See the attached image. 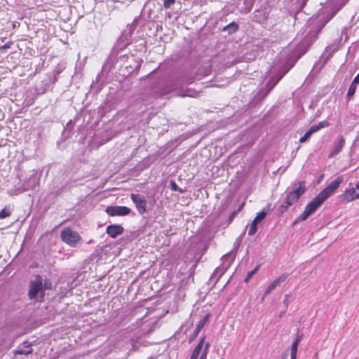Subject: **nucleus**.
Returning a JSON list of instances; mask_svg holds the SVG:
<instances>
[{
	"mask_svg": "<svg viewBox=\"0 0 359 359\" xmlns=\"http://www.w3.org/2000/svg\"><path fill=\"white\" fill-rule=\"evenodd\" d=\"M292 205H288L287 203V199H285V201L283 203L282 205H280L278 208V213L280 215H282L283 213H284L287 209L291 206Z\"/></svg>",
	"mask_w": 359,
	"mask_h": 359,
	"instance_id": "nucleus-21",
	"label": "nucleus"
},
{
	"mask_svg": "<svg viewBox=\"0 0 359 359\" xmlns=\"http://www.w3.org/2000/svg\"><path fill=\"white\" fill-rule=\"evenodd\" d=\"M345 144V140L342 137H340L338 140V142L334 147V149L329 154V158H332L338 154L343 149Z\"/></svg>",
	"mask_w": 359,
	"mask_h": 359,
	"instance_id": "nucleus-13",
	"label": "nucleus"
},
{
	"mask_svg": "<svg viewBox=\"0 0 359 359\" xmlns=\"http://www.w3.org/2000/svg\"><path fill=\"white\" fill-rule=\"evenodd\" d=\"M300 339L297 337L292 344L291 346V355L290 359H297V353L298 345L299 343Z\"/></svg>",
	"mask_w": 359,
	"mask_h": 359,
	"instance_id": "nucleus-17",
	"label": "nucleus"
},
{
	"mask_svg": "<svg viewBox=\"0 0 359 359\" xmlns=\"http://www.w3.org/2000/svg\"><path fill=\"white\" fill-rule=\"evenodd\" d=\"M208 317H209L208 315H206L203 318H202L198 322V323L196 325V327L195 328V330L189 337V341H193L194 339H195L197 337L199 332L201 331V330L204 327V325L207 323V321L208 320Z\"/></svg>",
	"mask_w": 359,
	"mask_h": 359,
	"instance_id": "nucleus-12",
	"label": "nucleus"
},
{
	"mask_svg": "<svg viewBox=\"0 0 359 359\" xmlns=\"http://www.w3.org/2000/svg\"><path fill=\"white\" fill-rule=\"evenodd\" d=\"M204 341H205V337H203L200 340L199 343L196 345V346L195 347V348L194 350L198 351L200 353L202 350Z\"/></svg>",
	"mask_w": 359,
	"mask_h": 359,
	"instance_id": "nucleus-27",
	"label": "nucleus"
},
{
	"mask_svg": "<svg viewBox=\"0 0 359 359\" xmlns=\"http://www.w3.org/2000/svg\"><path fill=\"white\" fill-rule=\"evenodd\" d=\"M236 251L237 250H235V251L231 250L222 257V264L215 269L214 272L215 275H218L220 277L226 271L234 260Z\"/></svg>",
	"mask_w": 359,
	"mask_h": 359,
	"instance_id": "nucleus-5",
	"label": "nucleus"
},
{
	"mask_svg": "<svg viewBox=\"0 0 359 359\" xmlns=\"http://www.w3.org/2000/svg\"><path fill=\"white\" fill-rule=\"evenodd\" d=\"M238 27L236 23L231 22L229 25H227L226 28L232 30L233 32H236L238 29Z\"/></svg>",
	"mask_w": 359,
	"mask_h": 359,
	"instance_id": "nucleus-29",
	"label": "nucleus"
},
{
	"mask_svg": "<svg viewBox=\"0 0 359 359\" xmlns=\"http://www.w3.org/2000/svg\"><path fill=\"white\" fill-rule=\"evenodd\" d=\"M358 83H359V73L356 75L351 83V84L355 86H357Z\"/></svg>",
	"mask_w": 359,
	"mask_h": 359,
	"instance_id": "nucleus-31",
	"label": "nucleus"
},
{
	"mask_svg": "<svg viewBox=\"0 0 359 359\" xmlns=\"http://www.w3.org/2000/svg\"><path fill=\"white\" fill-rule=\"evenodd\" d=\"M329 123L327 121H323L319 122L317 125L312 126L310 128L312 130L313 133L318 132L322 128L329 126Z\"/></svg>",
	"mask_w": 359,
	"mask_h": 359,
	"instance_id": "nucleus-18",
	"label": "nucleus"
},
{
	"mask_svg": "<svg viewBox=\"0 0 359 359\" xmlns=\"http://www.w3.org/2000/svg\"><path fill=\"white\" fill-rule=\"evenodd\" d=\"M43 287H44V291L46 289H50L51 287V283L48 281H46L44 284L43 283Z\"/></svg>",
	"mask_w": 359,
	"mask_h": 359,
	"instance_id": "nucleus-32",
	"label": "nucleus"
},
{
	"mask_svg": "<svg viewBox=\"0 0 359 359\" xmlns=\"http://www.w3.org/2000/svg\"><path fill=\"white\" fill-rule=\"evenodd\" d=\"M312 134H313V132L311 128H309V130L304 134V135L299 139V142L301 143L305 142L306 141H307V140L311 137Z\"/></svg>",
	"mask_w": 359,
	"mask_h": 359,
	"instance_id": "nucleus-24",
	"label": "nucleus"
},
{
	"mask_svg": "<svg viewBox=\"0 0 359 359\" xmlns=\"http://www.w3.org/2000/svg\"><path fill=\"white\" fill-rule=\"evenodd\" d=\"M344 178L342 176L337 177L330 184H329L318 195L322 198L323 200L325 201L332 195L339 187L341 183L343 182Z\"/></svg>",
	"mask_w": 359,
	"mask_h": 359,
	"instance_id": "nucleus-6",
	"label": "nucleus"
},
{
	"mask_svg": "<svg viewBox=\"0 0 359 359\" xmlns=\"http://www.w3.org/2000/svg\"><path fill=\"white\" fill-rule=\"evenodd\" d=\"M306 191V187L303 182H299V187L287 194V203L288 205H293L296 203L300 196Z\"/></svg>",
	"mask_w": 359,
	"mask_h": 359,
	"instance_id": "nucleus-7",
	"label": "nucleus"
},
{
	"mask_svg": "<svg viewBox=\"0 0 359 359\" xmlns=\"http://www.w3.org/2000/svg\"><path fill=\"white\" fill-rule=\"evenodd\" d=\"M10 48V45L8 44H5L1 48H4V49H6V48Z\"/></svg>",
	"mask_w": 359,
	"mask_h": 359,
	"instance_id": "nucleus-36",
	"label": "nucleus"
},
{
	"mask_svg": "<svg viewBox=\"0 0 359 359\" xmlns=\"http://www.w3.org/2000/svg\"><path fill=\"white\" fill-rule=\"evenodd\" d=\"M325 201L318 194L306 207L297 221H304L322 205Z\"/></svg>",
	"mask_w": 359,
	"mask_h": 359,
	"instance_id": "nucleus-3",
	"label": "nucleus"
},
{
	"mask_svg": "<svg viewBox=\"0 0 359 359\" xmlns=\"http://www.w3.org/2000/svg\"><path fill=\"white\" fill-rule=\"evenodd\" d=\"M355 89H356V86L351 84L349 89L348 90V93H347V97L349 98L351 97L354 95V93L355 92Z\"/></svg>",
	"mask_w": 359,
	"mask_h": 359,
	"instance_id": "nucleus-26",
	"label": "nucleus"
},
{
	"mask_svg": "<svg viewBox=\"0 0 359 359\" xmlns=\"http://www.w3.org/2000/svg\"><path fill=\"white\" fill-rule=\"evenodd\" d=\"M31 353H32V348H31L30 344H27V345H25L24 347H18L15 351V355H28Z\"/></svg>",
	"mask_w": 359,
	"mask_h": 359,
	"instance_id": "nucleus-16",
	"label": "nucleus"
},
{
	"mask_svg": "<svg viewBox=\"0 0 359 359\" xmlns=\"http://www.w3.org/2000/svg\"><path fill=\"white\" fill-rule=\"evenodd\" d=\"M288 276V273H285L276 278L266 289L264 292L262 300L263 301L268 294H269L273 290H274L280 284L284 282Z\"/></svg>",
	"mask_w": 359,
	"mask_h": 359,
	"instance_id": "nucleus-10",
	"label": "nucleus"
},
{
	"mask_svg": "<svg viewBox=\"0 0 359 359\" xmlns=\"http://www.w3.org/2000/svg\"><path fill=\"white\" fill-rule=\"evenodd\" d=\"M325 201L318 194L306 207L297 221H304L322 205Z\"/></svg>",
	"mask_w": 359,
	"mask_h": 359,
	"instance_id": "nucleus-2",
	"label": "nucleus"
},
{
	"mask_svg": "<svg viewBox=\"0 0 359 359\" xmlns=\"http://www.w3.org/2000/svg\"><path fill=\"white\" fill-rule=\"evenodd\" d=\"M171 184H172V190L177 191V184L174 182H172Z\"/></svg>",
	"mask_w": 359,
	"mask_h": 359,
	"instance_id": "nucleus-35",
	"label": "nucleus"
},
{
	"mask_svg": "<svg viewBox=\"0 0 359 359\" xmlns=\"http://www.w3.org/2000/svg\"><path fill=\"white\" fill-rule=\"evenodd\" d=\"M257 222H255V220L252 221V224H250L249 231H248V235L252 236L254 235L257 231Z\"/></svg>",
	"mask_w": 359,
	"mask_h": 359,
	"instance_id": "nucleus-23",
	"label": "nucleus"
},
{
	"mask_svg": "<svg viewBox=\"0 0 359 359\" xmlns=\"http://www.w3.org/2000/svg\"><path fill=\"white\" fill-rule=\"evenodd\" d=\"M28 184H27V186L25 188V191H27L30 189H34L35 187L38 184V183L36 182L35 177L29 178V180L28 181Z\"/></svg>",
	"mask_w": 359,
	"mask_h": 359,
	"instance_id": "nucleus-20",
	"label": "nucleus"
},
{
	"mask_svg": "<svg viewBox=\"0 0 359 359\" xmlns=\"http://www.w3.org/2000/svg\"><path fill=\"white\" fill-rule=\"evenodd\" d=\"M130 198L135 204V207L140 214L146 212L147 201L144 196L137 194H132Z\"/></svg>",
	"mask_w": 359,
	"mask_h": 359,
	"instance_id": "nucleus-9",
	"label": "nucleus"
},
{
	"mask_svg": "<svg viewBox=\"0 0 359 359\" xmlns=\"http://www.w3.org/2000/svg\"><path fill=\"white\" fill-rule=\"evenodd\" d=\"M60 236L65 243L72 247L76 246L77 243L81 239L80 235L76 231L69 228L63 229L61 231Z\"/></svg>",
	"mask_w": 359,
	"mask_h": 359,
	"instance_id": "nucleus-4",
	"label": "nucleus"
},
{
	"mask_svg": "<svg viewBox=\"0 0 359 359\" xmlns=\"http://www.w3.org/2000/svg\"><path fill=\"white\" fill-rule=\"evenodd\" d=\"M287 297H288V294H286V295L285 296V299H284V302H285V303L286 302V301H287Z\"/></svg>",
	"mask_w": 359,
	"mask_h": 359,
	"instance_id": "nucleus-37",
	"label": "nucleus"
},
{
	"mask_svg": "<svg viewBox=\"0 0 359 359\" xmlns=\"http://www.w3.org/2000/svg\"><path fill=\"white\" fill-rule=\"evenodd\" d=\"M177 95H178V96H182V97H184V96H192V95H191V94H189V90H188V92H187V93H184V94L177 93Z\"/></svg>",
	"mask_w": 359,
	"mask_h": 359,
	"instance_id": "nucleus-34",
	"label": "nucleus"
},
{
	"mask_svg": "<svg viewBox=\"0 0 359 359\" xmlns=\"http://www.w3.org/2000/svg\"><path fill=\"white\" fill-rule=\"evenodd\" d=\"M124 229L122 226L118 224L109 225L107 227L106 232L111 238H116L117 236L123 233Z\"/></svg>",
	"mask_w": 359,
	"mask_h": 359,
	"instance_id": "nucleus-11",
	"label": "nucleus"
},
{
	"mask_svg": "<svg viewBox=\"0 0 359 359\" xmlns=\"http://www.w3.org/2000/svg\"><path fill=\"white\" fill-rule=\"evenodd\" d=\"M12 208L10 205H6L4 209L0 211V219L8 217L11 215Z\"/></svg>",
	"mask_w": 359,
	"mask_h": 359,
	"instance_id": "nucleus-19",
	"label": "nucleus"
},
{
	"mask_svg": "<svg viewBox=\"0 0 359 359\" xmlns=\"http://www.w3.org/2000/svg\"><path fill=\"white\" fill-rule=\"evenodd\" d=\"M133 0H125V2H130L132 1Z\"/></svg>",
	"mask_w": 359,
	"mask_h": 359,
	"instance_id": "nucleus-40",
	"label": "nucleus"
},
{
	"mask_svg": "<svg viewBox=\"0 0 359 359\" xmlns=\"http://www.w3.org/2000/svg\"><path fill=\"white\" fill-rule=\"evenodd\" d=\"M29 297L30 299H36L38 295L40 301L44 297V287H43L42 278L40 276H37L36 278L30 282Z\"/></svg>",
	"mask_w": 359,
	"mask_h": 359,
	"instance_id": "nucleus-1",
	"label": "nucleus"
},
{
	"mask_svg": "<svg viewBox=\"0 0 359 359\" xmlns=\"http://www.w3.org/2000/svg\"><path fill=\"white\" fill-rule=\"evenodd\" d=\"M175 2V0H164L163 6L165 8H169Z\"/></svg>",
	"mask_w": 359,
	"mask_h": 359,
	"instance_id": "nucleus-28",
	"label": "nucleus"
},
{
	"mask_svg": "<svg viewBox=\"0 0 359 359\" xmlns=\"http://www.w3.org/2000/svg\"><path fill=\"white\" fill-rule=\"evenodd\" d=\"M271 204H267V205L264 207L261 212L257 214L255 218L254 219L255 222H257L258 223L259 222L264 219L266 214L271 210Z\"/></svg>",
	"mask_w": 359,
	"mask_h": 359,
	"instance_id": "nucleus-15",
	"label": "nucleus"
},
{
	"mask_svg": "<svg viewBox=\"0 0 359 359\" xmlns=\"http://www.w3.org/2000/svg\"><path fill=\"white\" fill-rule=\"evenodd\" d=\"M326 22H327V21H326V22H325L322 25V26H321L320 29H321L323 27H324V25L326 24Z\"/></svg>",
	"mask_w": 359,
	"mask_h": 359,
	"instance_id": "nucleus-39",
	"label": "nucleus"
},
{
	"mask_svg": "<svg viewBox=\"0 0 359 359\" xmlns=\"http://www.w3.org/2000/svg\"><path fill=\"white\" fill-rule=\"evenodd\" d=\"M209 347H210V344L206 343V344L205 345L204 349L203 351V353H202L201 357L199 358V359H206Z\"/></svg>",
	"mask_w": 359,
	"mask_h": 359,
	"instance_id": "nucleus-25",
	"label": "nucleus"
},
{
	"mask_svg": "<svg viewBox=\"0 0 359 359\" xmlns=\"http://www.w3.org/2000/svg\"><path fill=\"white\" fill-rule=\"evenodd\" d=\"M283 359H285V358H283Z\"/></svg>",
	"mask_w": 359,
	"mask_h": 359,
	"instance_id": "nucleus-41",
	"label": "nucleus"
},
{
	"mask_svg": "<svg viewBox=\"0 0 359 359\" xmlns=\"http://www.w3.org/2000/svg\"><path fill=\"white\" fill-rule=\"evenodd\" d=\"M356 188L359 190V181L356 183Z\"/></svg>",
	"mask_w": 359,
	"mask_h": 359,
	"instance_id": "nucleus-38",
	"label": "nucleus"
},
{
	"mask_svg": "<svg viewBox=\"0 0 359 359\" xmlns=\"http://www.w3.org/2000/svg\"><path fill=\"white\" fill-rule=\"evenodd\" d=\"M105 212L109 216H125L130 213V208L126 206H108L106 208Z\"/></svg>",
	"mask_w": 359,
	"mask_h": 359,
	"instance_id": "nucleus-8",
	"label": "nucleus"
},
{
	"mask_svg": "<svg viewBox=\"0 0 359 359\" xmlns=\"http://www.w3.org/2000/svg\"><path fill=\"white\" fill-rule=\"evenodd\" d=\"M199 353L195 350L193 351V352L191 353V356L189 358L191 359H197L198 355H199Z\"/></svg>",
	"mask_w": 359,
	"mask_h": 359,
	"instance_id": "nucleus-30",
	"label": "nucleus"
},
{
	"mask_svg": "<svg viewBox=\"0 0 359 359\" xmlns=\"http://www.w3.org/2000/svg\"><path fill=\"white\" fill-rule=\"evenodd\" d=\"M355 189L357 188H351L346 191V193L344 194V199L346 202H351L359 198V194H356Z\"/></svg>",
	"mask_w": 359,
	"mask_h": 359,
	"instance_id": "nucleus-14",
	"label": "nucleus"
},
{
	"mask_svg": "<svg viewBox=\"0 0 359 359\" xmlns=\"http://www.w3.org/2000/svg\"><path fill=\"white\" fill-rule=\"evenodd\" d=\"M259 265H257L253 270H252L251 271L248 272V274H247V276L245 279V282H248L252 277L257 272V271L259 270Z\"/></svg>",
	"mask_w": 359,
	"mask_h": 359,
	"instance_id": "nucleus-22",
	"label": "nucleus"
},
{
	"mask_svg": "<svg viewBox=\"0 0 359 359\" xmlns=\"http://www.w3.org/2000/svg\"><path fill=\"white\" fill-rule=\"evenodd\" d=\"M241 208H240L237 211H234V212H233L231 214V215H230V217H229V220L230 222L233 219V217H235V215L237 214L238 211H239V210H241Z\"/></svg>",
	"mask_w": 359,
	"mask_h": 359,
	"instance_id": "nucleus-33",
	"label": "nucleus"
}]
</instances>
